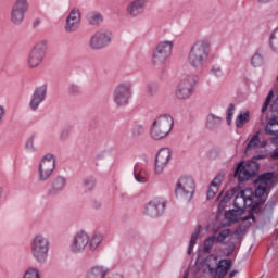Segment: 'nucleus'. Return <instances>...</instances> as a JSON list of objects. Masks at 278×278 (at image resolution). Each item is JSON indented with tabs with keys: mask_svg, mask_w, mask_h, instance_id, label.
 I'll use <instances>...</instances> for the list:
<instances>
[{
	"mask_svg": "<svg viewBox=\"0 0 278 278\" xmlns=\"http://www.w3.org/2000/svg\"><path fill=\"white\" fill-rule=\"evenodd\" d=\"M212 53V41L210 39H199L190 48L188 53V64L195 71H201Z\"/></svg>",
	"mask_w": 278,
	"mask_h": 278,
	"instance_id": "1",
	"label": "nucleus"
},
{
	"mask_svg": "<svg viewBox=\"0 0 278 278\" xmlns=\"http://www.w3.org/2000/svg\"><path fill=\"white\" fill-rule=\"evenodd\" d=\"M49 239L45 235H36L30 241V255L37 264H47L49 260Z\"/></svg>",
	"mask_w": 278,
	"mask_h": 278,
	"instance_id": "2",
	"label": "nucleus"
},
{
	"mask_svg": "<svg viewBox=\"0 0 278 278\" xmlns=\"http://www.w3.org/2000/svg\"><path fill=\"white\" fill-rule=\"evenodd\" d=\"M173 123L170 115L159 116L150 128V137L152 140H164V138L173 131Z\"/></svg>",
	"mask_w": 278,
	"mask_h": 278,
	"instance_id": "3",
	"label": "nucleus"
},
{
	"mask_svg": "<svg viewBox=\"0 0 278 278\" xmlns=\"http://www.w3.org/2000/svg\"><path fill=\"white\" fill-rule=\"evenodd\" d=\"M257 173H260V163L257 161L250 160L245 163L241 161L237 165L235 177H237L239 184H242V181H249V179L257 177Z\"/></svg>",
	"mask_w": 278,
	"mask_h": 278,
	"instance_id": "4",
	"label": "nucleus"
},
{
	"mask_svg": "<svg viewBox=\"0 0 278 278\" xmlns=\"http://www.w3.org/2000/svg\"><path fill=\"white\" fill-rule=\"evenodd\" d=\"M199 77L194 74L185 76L178 84L176 89V97L181 101L190 99L194 94V87Z\"/></svg>",
	"mask_w": 278,
	"mask_h": 278,
	"instance_id": "5",
	"label": "nucleus"
},
{
	"mask_svg": "<svg viewBox=\"0 0 278 278\" xmlns=\"http://www.w3.org/2000/svg\"><path fill=\"white\" fill-rule=\"evenodd\" d=\"M175 194L180 201H192L194 197V179L192 177H181L176 184Z\"/></svg>",
	"mask_w": 278,
	"mask_h": 278,
	"instance_id": "6",
	"label": "nucleus"
},
{
	"mask_svg": "<svg viewBox=\"0 0 278 278\" xmlns=\"http://www.w3.org/2000/svg\"><path fill=\"white\" fill-rule=\"evenodd\" d=\"M47 55V41H40L30 50L27 55L26 64L31 71L38 68Z\"/></svg>",
	"mask_w": 278,
	"mask_h": 278,
	"instance_id": "7",
	"label": "nucleus"
},
{
	"mask_svg": "<svg viewBox=\"0 0 278 278\" xmlns=\"http://www.w3.org/2000/svg\"><path fill=\"white\" fill-rule=\"evenodd\" d=\"M173 53V41H161L156 45L152 52V64L153 66H162L166 63V60L170 58Z\"/></svg>",
	"mask_w": 278,
	"mask_h": 278,
	"instance_id": "8",
	"label": "nucleus"
},
{
	"mask_svg": "<svg viewBox=\"0 0 278 278\" xmlns=\"http://www.w3.org/2000/svg\"><path fill=\"white\" fill-rule=\"evenodd\" d=\"M112 45V33L108 29L97 30L89 39L88 46L92 51H101Z\"/></svg>",
	"mask_w": 278,
	"mask_h": 278,
	"instance_id": "9",
	"label": "nucleus"
},
{
	"mask_svg": "<svg viewBox=\"0 0 278 278\" xmlns=\"http://www.w3.org/2000/svg\"><path fill=\"white\" fill-rule=\"evenodd\" d=\"M53 170H55V156L53 154H46L38 167V180L48 181L53 176Z\"/></svg>",
	"mask_w": 278,
	"mask_h": 278,
	"instance_id": "10",
	"label": "nucleus"
},
{
	"mask_svg": "<svg viewBox=\"0 0 278 278\" xmlns=\"http://www.w3.org/2000/svg\"><path fill=\"white\" fill-rule=\"evenodd\" d=\"M129 99H131V85L129 83L118 84L113 91L114 103L118 108H125L129 104Z\"/></svg>",
	"mask_w": 278,
	"mask_h": 278,
	"instance_id": "11",
	"label": "nucleus"
},
{
	"mask_svg": "<svg viewBox=\"0 0 278 278\" xmlns=\"http://www.w3.org/2000/svg\"><path fill=\"white\" fill-rule=\"evenodd\" d=\"M166 210V200L162 197L153 198L144 206L143 214L151 218H157L162 216V213Z\"/></svg>",
	"mask_w": 278,
	"mask_h": 278,
	"instance_id": "12",
	"label": "nucleus"
},
{
	"mask_svg": "<svg viewBox=\"0 0 278 278\" xmlns=\"http://www.w3.org/2000/svg\"><path fill=\"white\" fill-rule=\"evenodd\" d=\"M27 10H29L27 0H16L11 9V23L13 25H22Z\"/></svg>",
	"mask_w": 278,
	"mask_h": 278,
	"instance_id": "13",
	"label": "nucleus"
},
{
	"mask_svg": "<svg viewBox=\"0 0 278 278\" xmlns=\"http://www.w3.org/2000/svg\"><path fill=\"white\" fill-rule=\"evenodd\" d=\"M89 243L90 237H88V233L86 231H79L73 237L70 243V251L75 254L84 253Z\"/></svg>",
	"mask_w": 278,
	"mask_h": 278,
	"instance_id": "14",
	"label": "nucleus"
},
{
	"mask_svg": "<svg viewBox=\"0 0 278 278\" xmlns=\"http://www.w3.org/2000/svg\"><path fill=\"white\" fill-rule=\"evenodd\" d=\"M170 157H173V151L169 148H162L155 157V174L162 175L164 173V168L168 166V162H170Z\"/></svg>",
	"mask_w": 278,
	"mask_h": 278,
	"instance_id": "15",
	"label": "nucleus"
},
{
	"mask_svg": "<svg viewBox=\"0 0 278 278\" xmlns=\"http://www.w3.org/2000/svg\"><path fill=\"white\" fill-rule=\"evenodd\" d=\"M149 0H131L126 7V14L129 18H138L144 14Z\"/></svg>",
	"mask_w": 278,
	"mask_h": 278,
	"instance_id": "16",
	"label": "nucleus"
},
{
	"mask_svg": "<svg viewBox=\"0 0 278 278\" xmlns=\"http://www.w3.org/2000/svg\"><path fill=\"white\" fill-rule=\"evenodd\" d=\"M79 23H81V13L77 9H73L65 21V31L73 34L79 29Z\"/></svg>",
	"mask_w": 278,
	"mask_h": 278,
	"instance_id": "17",
	"label": "nucleus"
},
{
	"mask_svg": "<svg viewBox=\"0 0 278 278\" xmlns=\"http://www.w3.org/2000/svg\"><path fill=\"white\" fill-rule=\"evenodd\" d=\"M47 99V85L37 87L30 98L29 108L33 112H36L40 104Z\"/></svg>",
	"mask_w": 278,
	"mask_h": 278,
	"instance_id": "18",
	"label": "nucleus"
},
{
	"mask_svg": "<svg viewBox=\"0 0 278 278\" xmlns=\"http://www.w3.org/2000/svg\"><path fill=\"white\" fill-rule=\"evenodd\" d=\"M66 188V177L64 176H56L50 184V188L48 189L47 195L48 197H58L64 192Z\"/></svg>",
	"mask_w": 278,
	"mask_h": 278,
	"instance_id": "19",
	"label": "nucleus"
},
{
	"mask_svg": "<svg viewBox=\"0 0 278 278\" xmlns=\"http://www.w3.org/2000/svg\"><path fill=\"white\" fill-rule=\"evenodd\" d=\"M110 273V269L102 265H96L89 268L86 274V278H105V275Z\"/></svg>",
	"mask_w": 278,
	"mask_h": 278,
	"instance_id": "20",
	"label": "nucleus"
},
{
	"mask_svg": "<svg viewBox=\"0 0 278 278\" xmlns=\"http://www.w3.org/2000/svg\"><path fill=\"white\" fill-rule=\"evenodd\" d=\"M241 192H244L245 197V205H249L252 210V212H260V202L253 203V199H255V194L251 189L241 190Z\"/></svg>",
	"mask_w": 278,
	"mask_h": 278,
	"instance_id": "21",
	"label": "nucleus"
},
{
	"mask_svg": "<svg viewBox=\"0 0 278 278\" xmlns=\"http://www.w3.org/2000/svg\"><path fill=\"white\" fill-rule=\"evenodd\" d=\"M223 124V117L216 116L214 114H208L206 118V129H210V131H214V129H218L220 125Z\"/></svg>",
	"mask_w": 278,
	"mask_h": 278,
	"instance_id": "22",
	"label": "nucleus"
},
{
	"mask_svg": "<svg viewBox=\"0 0 278 278\" xmlns=\"http://www.w3.org/2000/svg\"><path fill=\"white\" fill-rule=\"evenodd\" d=\"M273 177H275L274 173L267 172L257 177V182L260 186H264L265 188H270L273 186Z\"/></svg>",
	"mask_w": 278,
	"mask_h": 278,
	"instance_id": "23",
	"label": "nucleus"
},
{
	"mask_svg": "<svg viewBox=\"0 0 278 278\" xmlns=\"http://www.w3.org/2000/svg\"><path fill=\"white\" fill-rule=\"evenodd\" d=\"M242 214H244L243 208H236V210L226 212L225 217L230 223H238V220H240V218H242Z\"/></svg>",
	"mask_w": 278,
	"mask_h": 278,
	"instance_id": "24",
	"label": "nucleus"
},
{
	"mask_svg": "<svg viewBox=\"0 0 278 278\" xmlns=\"http://www.w3.org/2000/svg\"><path fill=\"white\" fill-rule=\"evenodd\" d=\"M87 22L89 25H101L103 23V15L97 11L87 14Z\"/></svg>",
	"mask_w": 278,
	"mask_h": 278,
	"instance_id": "25",
	"label": "nucleus"
},
{
	"mask_svg": "<svg viewBox=\"0 0 278 278\" xmlns=\"http://www.w3.org/2000/svg\"><path fill=\"white\" fill-rule=\"evenodd\" d=\"M97 186V181L92 177L84 178L81 181V188L85 192H92Z\"/></svg>",
	"mask_w": 278,
	"mask_h": 278,
	"instance_id": "26",
	"label": "nucleus"
},
{
	"mask_svg": "<svg viewBox=\"0 0 278 278\" xmlns=\"http://www.w3.org/2000/svg\"><path fill=\"white\" fill-rule=\"evenodd\" d=\"M233 205L236 210H244V207L247 206L244 191H240L239 193H237Z\"/></svg>",
	"mask_w": 278,
	"mask_h": 278,
	"instance_id": "27",
	"label": "nucleus"
},
{
	"mask_svg": "<svg viewBox=\"0 0 278 278\" xmlns=\"http://www.w3.org/2000/svg\"><path fill=\"white\" fill-rule=\"evenodd\" d=\"M201 235V226H198L195 231L191 235V239L189 241L188 255H190L197 244V240H199V236Z\"/></svg>",
	"mask_w": 278,
	"mask_h": 278,
	"instance_id": "28",
	"label": "nucleus"
},
{
	"mask_svg": "<svg viewBox=\"0 0 278 278\" xmlns=\"http://www.w3.org/2000/svg\"><path fill=\"white\" fill-rule=\"evenodd\" d=\"M101 242H103V235H93L89 242L90 251H97V249H99V244H101Z\"/></svg>",
	"mask_w": 278,
	"mask_h": 278,
	"instance_id": "29",
	"label": "nucleus"
},
{
	"mask_svg": "<svg viewBox=\"0 0 278 278\" xmlns=\"http://www.w3.org/2000/svg\"><path fill=\"white\" fill-rule=\"evenodd\" d=\"M257 147H260V135L256 132L248 142L245 151H253L257 149Z\"/></svg>",
	"mask_w": 278,
	"mask_h": 278,
	"instance_id": "30",
	"label": "nucleus"
},
{
	"mask_svg": "<svg viewBox=\"0 0 278 278\" xmlns=\"http://www.w3.org/2000/svg\"><path fill=\"white\" fill-rule=\"evenodd\" d=\"M67 94H70V97H79V94H81V87L75 83L70 84Z\"/></svg>",
	"mask_w": 278,
	"mask_h": 278,
	"instance_id": "31",
	"label": "nucleus"
},
{
	"mask_svg": "<svg viewBox=\"0 0 278 278\" xmlns=\"http://www.w3.org/2000/svg\"><path fill=\"white\" fill-rule=\"evenodd\" d=\"M247 123H249V112H245L244 114L240 113L236 119V127L242 129Z\"/></svg>",
	"mask_w": 278,
	"mask_h": 278,
	"instance_id": "32",
	"label": "nucleus"
},
{
	"mask_svg": "<svg viewBox=\"0 0 278 278\" xmlns=\"http://www.w3.org/2000/svg\"><path fill=\"white\" fill-rule=\"evenodd\" d=\"M23 278H40V269H38V267H28L25 270Z\"/></svg>",
	"mask_w": 278,
	"mask_h": 278,
	"instance_id": "33",
	"label": "nucleus"
},
{
	"mask_svg": "<svg viewBox=\"0 0 278 278\" xmlns=\"http://www.w3.org/2000/svg\"><path fill=\"white\" fill-rule=\"evenodd\" d=\"M214 242H216V237L211 236L207 239L204 240V245H203V253H211L212 252V247H214Z\"/></svg>",
	"mask_w": 278,
	"mask_h": 278,
	"instance_id": "34",
	"label": "nucleus"
},
{
	"mask_svg": "<svg viewBox=\"0 0 278 278\" xmlns=\"http://www.w3.org/2000/svg\"><path fill=\"white\" fill-rule=\"evenodd\" d=\"M157 90H160V87L155 83H150L147 87L146 94L149 97V99H153L155 94H157Z\"/></svg>",
	"mask_w": 278,
	"mask_h": 278,
	"instance_id": "35",
	"label": "nucleus"
},
{
	"mask_svg": "<svg viewBox=\"0 0 278 278\" xmlns=\"http://www.w3.org/2000/svg\"><path fill=\"white\" fill-rule=\"evenodd\" d=\"M229 236H231V229L227 228L222 230L217 237H215V242H217L218 244H220V242H225V240H227V238H229Z\"/></svg>",
	"mask_w": 278,
	"mask_h": 278,
	"instance_id": "36",
	"label": "nucleus"
},
{
	"mask_svg": "<svg viewBox=\"0 0 278 278\" xmlns=\"http://www.w3.org/2000/svg\"><path fill=\"white\" fill-rule=\"evenodd\" d=\"M143 134H144V125L136 124L132 127V130H131L132 138H140V136H142Z\"/></svg>",
	"mask_w": 278,
	"mask_h": 278,
	"instance_id": "37",
	"label": "nucleus"
},
{
	"mask_svg": "<svg viewBox=\"0 0 278 278\" xmlns=\"http://www.w3.org/2000/svg\"><path fill=\"white\" fill-rule=\"evenodd\" d=\"M262 64H264V56H262L260 53H255L251 59V65L254 68H258V66H262Z\"/></svg>",
	"mask_w": 278,
	"mask_h": 278,
	"instance_id": "38",
	"label": "nucleus"
},
{
	"mask_svg": "<svg viewBox=\"0 0 278 278\" xmlns=\"http://www.w3.org/2000/svg\"><path fill=\"white\" fill-rule=\"evenodd\" d=\"M270 47L278 53V28L273 33L270 37Z\"/></svg>",
	"mask_w": 278,
	"mask_h": 278,
	"instance_id": "39",
	"label": "nucleus"
},
{
	"mask_svg": "<svg viewBox=\"0 0 278 278\" xmlns=\"http://www.w3.org/2000/svg\"><path fill=\"white\" fill-rule=\"evenodd\" d=\"M68 138H71V127H65L61 130L59 135V140L61 142H66Z\"/></svg>",
	"mask_w": 278,
	"mask_h": 278,
	"instance_id": "40",
	"label": "nucleus"
},
{
	"mask_svg": "<svg viewBox=\"0 0 278 278\" xmlns=\"http://www.w3.org/2000/svg\"><path fill=\"white\" fill-rule=\"evenodd\" d=\"M225 179V174H218L213 181L211 182L212 188H219L220 184H223V180Z\"/></svg>",
	"mask_w": 278,
	"mask_h": 278,
	"instance_id": "41",
	"label": "nucleus"
},
{
	"mask_svg": "<svg viewBox=\"0 0 278 278\" xmlns=\"http://www.w3.org/2000/svg\"><path fill=\"white\" fill-rule=\"evenodd\" d=\"M236 110V106L233 104H229L227 109V117L226 121L228 125H231V118H233V112Z\"/></svg>",
	"mask_w": 278,
	"mask_h": 278,
	"instance_id": "42",
	"label": "nucleus"
},
{
	"mask_svg": "<svg viewBox=\"0 0 278 278\" xmlns=\"http://www.w3.org/2000/svg\"><path fill=\"white\" fill-rule=\"evenodd\" d=\"M218 267L229 271L231 269V260H222L218 263Z\"/></svg>",
	"mask_w": 278,
	"mask_h": 278,
	"instance_id": "43",
	"label": "nucleus"
},
{
	"mask_svg": "<svg viewBox=\"0 0 278 278\" xmlns=\"http://www.w3.org/2000/svg\"><path fill=\"white\" fill-rule=\"evenodd\" d=\"M25 149H27L30 153H35L36 151V146L34 144V137H30L26 143H25Z\"/></svg>",
	"mask_w": 278,
	"mask_h": 278,
	"instance_id": "44",
	"label": "nucleus"
},
{
	"mask_svg": "<svg viewBox=\"0 0 278 278\" xmlns=\"http://www.w3.org/2000/svg\"><path fill=\"white\" fill-rule=\"evenodd\" d=\"M267 189H268V187L258 185L257 189L255 190V197H257L258 199H262V197H264V194H266Z\"/></svg>",
	"mask_w": 278,
	"mask_h": 278,
	"instance_id": "45",
	"label": "nucleus"
},
{
	"mask_svg": "<svg viewBox=\"0 0 278 278\" xmlns=\"http://www.w3.org/2000/svg\"><path fill=\"white\" fill-rule=\"evenodd\" d=\"M236 194V190H230L225 193L223 199L220 200V203H227V201H231L233 199V195Z\"/></svg>",
	"mask_w": 278,
	"mask_h": 278,
	"instance_id": "46",
	"label": "nucleus"
},
{
	"mask_svg": "<svg viewBox=\"0 0 278 278\" xmlns=\"http://www.w3.org/2000/svg\"><path fill=\"white\" fill-rule=\"evenodd\" d=\"M224 244L226 245V253L228 255H231V253L236 251V243H233L232 241L224 242Z\"/></svg>",
	"mask_w": 278,
	"mask_h": 278,
	"instance_id": "47",
	"label": "nucleus"
},
{
	"mask_svg": "<svg viewBox=\"0 0 278 278\" xmlns=\"http://www.w3.org/2000/svg\"><path fill=\"white\" fill-rule=\"evenodd\" d=\"M216 192H218V187H212V185H210L206 193L207 199H214V197H216Z\"/></svg>",
	"mask_w": 278,
	"mask_h": 278,
	"instance_id": "48",
	"label": "nucleus"
},
{
	"mask_svg": "<svg viewBox=\"0 0 278 278\" xmlns=\"http://www.w3.org/2000/svg\"><path fill=\"white\" fill-rule=\"evenodd\" d=\"M212 73L215 75V77H220V75H223V68L218 65H214L212 67Z\"/></svg>",
	"mask_w": 278,
	"mask_h": 278,
	"instance_id": "49",
	"label": "nucleus"
},
{
	"mask_svg": "<svg viewBox=\"0 0 278 278\" xmlns=\"http://www.w3.org/2000/svg\"><path fill=\"white\" fill-rule=\"evenodd\" d=\"M227 273H229V271H227V269H223V267H218L217 268V276H218V278L227 277Z\"/></svg>",
	"mask_w": 278,
	"mask_h": 278,
	"instance_id": "50",
	"label": "nucleus"
},
{
	"mask_svg": "<svg viewBox=\"0 0 278 278\" xmlns=\"http://www.w3.org/2000/svg\"><path fill=\"white\" fill-rule=\"evenodd\" d=\"M245 228L244 226H238L236 228V230L233 231V236H242V233H244Z\"/></svg>",
	"mask_w": 278,
	"mask_h": 278,
	"instance_id": "51",
	"label": "nucleus"
},
{
	"mask_svg": "<svg viewBox=\"0 0 278 278\" xmlns=\"http://www.w3.org/2000/svg\"><path fill=\"white\" fill-rule=\"evenodd\" d=\"M270 111L276 112V114H278V96H277L276 100L271 103Z\"/></svg>",
	"mask_w": 278,
	"mask_h": 278,
	"instance_id": "52",
	"label": "nucleus"
},
{
	"mask_svg": "<svg viewBox=\"0 0 278 278\" xmlns=\"http://www.w3.org/2000/svg\"><path fill=\"white\" fill-rule=\"evenodd\" d=\"M208 157H210V160H216V157H218V151H216V150H211V151L208 152Z\"/></svg>",
	"mask_w": 278,
	"mask_h": 278,
	"instance_id": "53",
	"label": "nucleus"
},
{
	"mask_svg": "<svg viewBox=\"0 0 278 278\" xmlns=\"http://www.w3.org/2000/svg\"><path fill=\"white\" fill-rule=\"evenodd\" d=\"M5 117V108L0 105V125L3 123V118Z\"/></svg>",
	"mask_w": 278,
	"mask_h": 278,
	"instance_id": "54",
	"label": "nucleus"
},
{
	"mask_svg": "<svg viewBox=\"0 0 278 278\" xmlns=\"http://www.w3.org/2000/svg\"><path fill=\"white\" fill-rule=\"evenodd\" d=\"M268 105H270V102H268L267 100H265L262 109H261V112L262 114H264L266 112V110H268Z\"/></svg>",
	"mask_w": 278,
	"mask_h": 278,
	"instance_id": "55",
	"label": "nucleus"
},
{
	"mask_svg": "<svg viewBox=\"0 0 278 278\" xmlns=\"http://www.w3.org/2000/svg\"><path fill=\"white\" fill-rule=\"evenodd\" d=\"M247 220H255V215L251 213L250 215L243 217V222L247 223Z\"/></svg>",
	"mask_w": 278,
	"mask_h": 278,
	"instance_id": "56",
	"label": "nucleus"
},
{
	"mask_svg": "<svg viewBox=\"0 0 278 278\" xmlns=\"http://www.w3.org/2000/svg\"><path fill=\"white\" fill-rule=\"evenodd\" d=\"M136 181H139V184H144V177H140L139 175L135 174Z\"/></svg>",
	"mask_w": 278,
	"mask_h": 278,
	"instance_id": "57",
	"label": "nucleus"
},
{
	"mask_svg": "<svg viewBox=\"0 0 278 278\" xmlns=\"http://www.w3.org/2000/svg\"><path fill=\"white\" fill-rule=\"evenodd\" d=\"M273 96H274V93H273V91H270V92L268 93V96L266 97V100H265V101H268V102L270 103V101H273Z\"/></svg>",
	"mask_w": 278,
	"mask_h": 278,
	"instance_id": "58",
	"label": "nucleus"
},
{
	"mask_svg": "<svg viewBox=\"0 0 278 278\" xmlns=\"http://www.w3.org/2000/svg\"><path fill=\"white\" fill-rule=\"evenodd\" d=\"M238 273V269H233L232 271L229 273V278H235Z\"/></svg>",
	"mask_w": 278,
	"mask_h": 278,
	"instance_id": "59",
	"label": "nucleus"
},
{
	"mask_svg": "<svg viewBox=\"0 0 278 278\" xmlns=\"http://www.w3.org/2000/svg\"><path fill=\"white\" fill-rule=\"evenodd\" d=\"M273 160H278V149L271 154Z\"/></svg>",
	"mask_w": 278,
	"mask_h": 278,
	"instance_id": "60",
	"label": "nucleus"
},
{
	"mask_svg": "<svg viewBox=\"0 0 278 278\" xmlns=\"http://www.w3.org/2000/svg\"><path fill=\"white\" fill-rule=\"evenodd\" d=\"M273 144H278V136L271 138Z\"/></svg>",
	"mask_w": 278,
	"mask_h": 278,
	"instance_id": "61",
	"label": "nucleus"
},
{
	"mask_svg": "<svg viewBox=\"0 0 278 278\" xmlns=\"http://www.w3.org/2000/svg\"><path fill=\"white\" fill-rule=\"evenodd\" d=\"M271 0H258V3H270Z\"/></svg>",
	"mask_w": 278,
	"mask_h": 278,
	"instance_id": "62",
	"label": "nucleus"
},
{
	"mask_svg": "<svg viewBox=\"0 0 278 278\" xmlns=\"http://www.w3.org/2000/svg\"><path fill=\"white\" fill-rule=\"evenodd\" d=\"M277 125H278V124H273V125H271V130H273V131H278V129L275 128V127H277Z\"/></svg>",
	"mask_w": 278,
	"mask_h": 278,
	"instance_id": "63",
	"label": "nucleus"
},
{
	"mask_svg": "<svg viewBox=\"0 0 278 278\" xmlns=\"http://www.w3.org/2000/svg\"><path fill=\"white\" fill-rule=\"evenodd\" d=\"M2 194H3V189L0 187V199H1Z\"/></svg>",
	"mask_w": 278,
	"mask_h": 278,
	"instance_id": "64",
	"label": "nucleus"
}]
</instances>
